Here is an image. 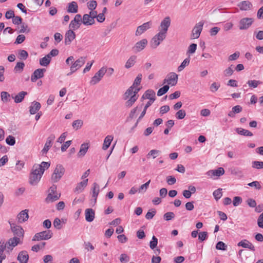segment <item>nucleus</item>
I'll use <instances>...</instances> for the list:
<instances>
[{
    "mask_svg": "<svg viewBox=\"0 0 263 263\" xmlns=\"http://www.w3.org/2000/svg\"><path fill=\"white\" fill-rule=\"evenodd\" d=\"M106 72L107 67L105 66L102 67L91 78L90 81V84L93 85L99 83Z\"/></svg>",
    "mask_w": 263,
    "mask_h": 263,
    "instance_id": "39448f33",
    "label": "nucleus"
},
{
    "mask_svg": "<svg viewBox=\"0 0 263 263\" xmlns=\"http://www.w3.org/2000/svg\"><path fill=\"white\" fill-rule=\"evenodd\" d=\"M65 169L62 165H57L51 176L53 182H58L64 175Z\"/></svg>",
    "mask_w": 263,
    "mask_h": 263,
    "instance_id": "20e7f679",
    "label": "nucleus"
},
{
    "mask_svg": "<svg viewBox=\"0 0 263 263\" xmlns=\"http://www.w3.org/2000/svg\"><path fill=\"white\" fill-rule=\"evenodd\" d=\"M18 54V58L21 60H25L28 57V53L25 50H20Z\"/></svg>",
    "mask_w": 263,
    "mask_h": 263,
    "instance_id": "de8ad7c7",
    "label": "nucleus"
},
{
    "mask_svg": "<svg viewBox=\"0 0 263 263\" xmlns=\"http://www.w3.org/2000/svg\"><path fill=\"white\" fill-rule=\"evenodd\" d=\"M142 108V104L140 105V106H137L134 108H133L130 112L129 114V116L127 118V120H129V119H133L136 115H137V111H139L141 110Z\"/></svg>",
    "mask_w": 263,
    "mask_h": 263,
    "instance_id": "72a5a7b5",
    "label": "nucleus"
},
{
    "mask_svg": "<svg viewBox=\"0 0 263 263\" xmlns=\"http://www.w3.org/2000/svg\"><path fill=\"white\" fill-rule=\"evenodd\" d=\"M27 94V92L26 91H22L19 92L15 97H14V102L16 103H18L21 102L25 96Z\"/></svg>",
    "mask_w": 263,
    "mask_h": 263,
    "instance_id": "c9c22d12",
    "label": "nucleus"
},
{
    "mask_svg": "<svg viewBox=\"0 0 263 263\" xmlns=\"http://www.w3.org/2000/svg\"><path fill=\"white\" fill-rule=\"evenodd\" d=\"M2 101L4 102H7L10 100V94L6 91H2L1 94Z\"/></svg>",
    "mask_w": 263,
    "mask_h": 263,
    "instance_id": "a18cd8bd",
    "label": "nucleus"
},
{
    "mask_svg": "<svg viewBox=\"0 0 263 263\" xmlns=\"http://www.w3.org/2000/svg\"><path fill=\"white\" fill-rule=\"evenodd\" d=\"M78 6L76 2H72L68 4L67 12L75 13L78 12Z\"/></svg>",
    "mask_w": 263,
    "mask_h": 263,
    "instance_id": "7c9ffc66",
    "label": "nucleus"
},
{
    "mask_svg": "<svg viewBox=\"0 0 263 263\" xmlns=\"http://www.w3.org/2000/svg\"><path fill=\"white\" fill-rule=\"evenodd\" d=\"M152 26V22H148L143 24L142 25L139 26L137 27L135 35L136 36H139L143 33L146 31L147 30L149 29Z\"/></svg>",
    "mask_w": 263,
    "mask_h": 263,
    "instance_id": "ddd939ff",
    "label": "nucleus"
},
{
    "mask_svg": "<svg viewBox=\"0 0 263 263\" xmlns=\"http://www.w3.org/2000/svg\"><path fill=\"white\" fill-rule=\"evenodd\" d=\"M258 226L263 229V212L259 216L257 220Z\"/></svg>",
    "mask_w": 263,
    "mask_h": 263,
    "instance_id": "774afa93",
    "label": "nucleus"
},
{
    "mask_svg": "<svg viewBox=\"0 0 263 263\" xmlns=\"http://www.w3.org/2000/svg\"><path fill=\"white\" fill-rule=\"evenodd\" d=\"M190 62V58H187L184 59L180 65L178 67V71L179 72L181 71L186 66L189 65Z\"/></svg>",
    "mask_w": 263,
    "mask_h": 263,
    "instance_id": "37998d69",
    "label": "nucleus"
},
{
    "mask_svg": "<svg viewBox=\"0 0 263 263\" xmlns=\"http://www.w3.org/2000/svg\"><path fill=\"white\" fill-rule=\"evenodd\" d=\"M85 219L87 222H92L95 217V212L92 209H86L85 211Z\"/></svg>",
    "mask_w": 263,
    "mask_h": 263,
    "instance_id": "aec40b11",
    "label": "nucleus"
},
{
    "mask_svg": "<svg viewBox=\"0 0 263 263\" xmlns=\"http://www.w3.org/2000/svg\"><path fill=\"white\" fill-rule=\"evenodd\" d=\"M233 65H231L230 67L226 68L223 71V74L224 77H230L232 76L234 72V70L232 68Z\"/></svg>",
    "mask_w": 263,
    "mask_h": 263,
    "instance_id": "603ef678",
    "label": "nucleus"
},
{
    "mask_svg": "<svg viewBox=\"0 0 263 263\" xmlns=\"http://www.w3.org/2000/svg\"><path fill=\"white\" fill-rule=\"evenodd\" d=\"M30 31L28 25L25 23H22L21 26V29L18 31V33H28Z\"/></svg>",
    "mask_w": 263,
    "mask_h": 263,
    "instance_id": "09e8293b",
    "label": "nucleus"
},
{
    "mask_svg": "<svg viewBox=\"0 0 263 263\" xmlns=\"http://www.w3.org/2000/svg\"><path fill=\"white\" fill-rule=\"evenodd\" d=\"M150 182L151 180H149L145 183L141 185L138 190L139 193L145 192L149 186Z\"/></svg>",
    "mask_w": 263,
    "mask_h": 263,
    "instance_id": "864d4df0",
    "label": "nucleus"
},
{
    "mask_svg": "<svg viewBox=\"0 0 263 263\" xmlns=\"http://www.w3.org/2000/svg\"><path fill=\"white\" fill-rule=\"evenodd\" d=\"M91 191H92V197L94 199L95 203H96L98 196L100 192V186H99V184H97L96 182H94L92 184Z\"/></svg>",
    "mask_w": 263,
    "mask_h": 263,
    "instance_id": "cd10ccee",
    "label": "nucleus"
},
{
    "mask_svg": "<svg viewBox=\"0 0 263 263\" xmlns=\"http://www.w3.org/2000/svg\"><path fill=\"white\" fill-rule=\"evenodd\" d=\"M171 25V19L168 16L165 17L161 22L159 28L160 32H162L165 35L166 34L169 27Z\"/></svg>",
    "mask_w": 263,
    "mask_h": 263,
    "instance_id": "0eeeda50",
    "label": "nucleus"
},
{
    "mask_svg": "<svg viewBox=\"0 0 263 263\" xmlns=\"http://www.w3.org/2000/svg\"><path fill=\"white\" fill-rule=\"evenodd\" d=\"M25 64L23 62H17L14 67V70L15 71L21 72L23 71Z\"/></svg>",
    "mask_w": 263,
    "mask_h": 263,
    "instance_id": "680f3d73",
    "label": "nucleus"
},
{
    "mask_svg": "<svg viewBox=\"0 0 263 263\" xmlns=\"http://www.w3.org/2000/svg\"><path fill=\"white\" fill-rule=\"evenodd\" d=\"M204 23L203 22H199L196 24L192 30L191 37L192 39H198L202 31Z\"/></svg>",
    "mask_w": 263,
    "mask_h": 263,
    "instance_id": "6e6552de",
    "label": "nucleus"
},
{
    "mask_svg": "<svg viewBox=\"0 0 263 263\" xmlns=\"http://www.w3.org/2000/svg\"><path fill=\"white\" fill-rule=\"evenodd\" d=\"M143 99H149V101H154L156 99L155 92L152 89L146 90L142 97Z\"/></svg>",
    "mask_w": 263,
    "mask_h": 263,
    "instance_id": "393cba45",
    "label": "nucleus"
},
{
    "mask_svg": "<svg viewBox=\"0 0 263 263\" xmlns=\"http://www.w3.org/2000/svg\"><path fill=\"white\" fill-rule=\"evenodd\" d=\"M253 21L251 18H243L239 22V28L240 30H246L250 27Z\"/></svg>",
    "mask_w": 263,
    "mask_h": 263,
    "instance_id": "f8f14e48",
    "label": "nucleus"
},
{
    "mask_svg": "<svg viewBox=\"0 0 263 263\" xmlns=\"http://www.w3.org/2000/svg\"><path fill=\"white\" fill-rule=\"evenodd\" d=\"M160 153L161 152L159 150L152 149L146 155V157L147 159H150L151 157H152L153 159H155L160 154Z\"/></svg>",
    "mask_w": 263,
    "mask_h": 263,
    "instance_id": "4c0bfd02",
    "label": "nucleus"
},
{
    "mask_svg": "<svg viewBox=\"0 0 263 263\" xmlns=\"http://www.w3.org/2000/svg\"><path fill=\"white\" fill-rule=\"evenodd\" d=\"M46 245L45 242H42L40 244L34 245L31 248V250L34 252H38V251L40 249H42L44 248Z\"/></svg>",
    "mask_w": 263,
    "mask_h": 263,
    "instance_id": "c03bdc74",
    "label": "nucleus"
},
{
    "mask_svg": "<svg viewBox=\"0 0 263 263\" xmlns=\"http://www.w3.org/2000/svg\"><path fill=\"white\" fill-rule=\"evenodd\" d=\"M113 138L111 135H108L105 137L102 146L103 149L106 150L109 147Z\"/></svg>",
    "mask_w": 263,
    "mask_h": 263,
    "instance_id": "2f4dec72",
    "label": "nucleus"
},
{
    "mask_svg": "<svg viewBox=\"0 0 263 263\" xmlns=\"http://www.w3.org/2000/svg\"><path fill=\"white\" fill-rule=\"evenodd\" d=\"M76 34L71 29L68 30L65 35V44L69 45L71 44V42L75 39Z\"/></svg>",
    "mask_w": 263,
    "mask_h": 263,
    "instance_id": "2eb2a0df",
    "label": "nucleus"
},
{
    "mask_svg": "<svg viewBox=\"0 0 263 263\" xmlns=\"http://www.w3.org/2000/svg\"><path fill=\"white\" fill-rule=\"evenodd\" d=\"M197 48V44L193 43L188 48L187 53L193 54L195 53Z\"/></svg>",
    "mask_w": 263,
    "mask_h": 263,
    "instance_id": "338daca9",
    "label": "nucleus"
},
{
    "mask_svg": "<svg viewBox=\"0 0 263 263\" xmlns=\"http://www.w3.org/2000/svg\"><path fill=\"white\" fill-rule=\"evenodd\" d=\"M55 138V136L53 135H50L47 139V141L45 144L44 147L42 151L43 154H46L49 151V148L52 145L53 141Z\"/></svg>",
    "mask_w": 263,
    "mask_h": 263,
    "instance_id": "f3484780",
    "label": "nucleus"
},
{
    "mask_svg": "<svg viewBox=\"0 0 263 263\" xmlns=\"http://www.w3.org/2000/svg\"><path fill=\"white\" fill-rule=\"evenodd\" d=\"M97 3L96 1H90L87 3V7L90 10H93L96 9Z\"/></svg>",
    "mask_w": 263,
    "mask_h": 263,
    "instance_id": "0e129e2a",
    "label": "nucleus"
},
{
    "mask_svg": "<svg viewBox=\"0 0 263 263\" xmlns=\"http://www.w3.org/2000/svg\"><path fill=\"white\" fill-rule=\"evenodd\" d=\"M158 243V239L155 236H153L152 237V240L150 241L149 243V247L151 249H154L157 246Z\"/></svg>",
    "mask_w": 263,
    "mask_h": 263,
    "instance_id": "e2e57ef3",
    "label": "nucleus"
},
{
    "mask_svg": "<svg viewBox=\"0 0 263 263\" xmlns=\"http://www.w3.org/2000/svg\"><path fill=\"white\" fill-rule=\"evenodd\" d=\"M81 22H82L85 25H91L95 23V20L91 17L88 14L83 15Z\"/></svg>",
    "mask_w": 263,
    "mask_h": 263,
    "instance_id": "c85d7f7f",
    "label": "nucleus"
},
{
    "mask_svg": "<svg viewBox=\"0 0 263 263\" xmlns=\"http://www.w3.org/2000/svg\"><path fill=\"white\" fill-rule=\"evenodd\" d=\"M10 224L11 229L13 234L18 237H23L24 236V230L21 226H16L14 224Z\"/></svg>",
    "mask_w": 263,
    "mask_h": 263,
    "instance_id": "dca6fc26",
    "label": "nucleus"
},
{
    "mask_svg": "<svg viewBox=\"0 0 263 263\" xmlns=\"http://www.w3.org/2000/svg\"><path fill=\"white\" fill-rule=\"evenodd\" d=\"M262 82L260 81H257V80H249L247 82V84L248 86L253 88H256L259 85L261 84Z\"/></svg>",
    "mask_w": 263,
    "mask_h": 263,
    "instance_id": "79ce46f5",
    "label": "nucleus"
},
{
    "mask_svg": "<svg viewBox=\"0 0 263 263\" xmlns=\"http://www.w3.org/2000/svg\"><path fill=\"white\" fill-rule=\"evenodd\" d=\"M142 77V76L141 74H138L137 77L136 78L132 86H133L134 88H136V86L139 85L141 83Z\"/></svg>",
    "mask_w": 263,
    "mask_h": 263,
    "instance_id": "69168bd1",
    "label": "nucleus"
},
{
    "mask_svg": "<svg viewBox=\"0 0 263 263\" xmlns=\"http://www.w3.org/2000/svg\"><path fill=\"white\" fill-rule=\"evenodd\" d=\"M59 197L58 195H53L51 193L48 194L46 199L47 202H53L59 199Z\"/></svg>",
    "mask_w": 263,
    "mask_h": 263,
    "instance_id": "bf43d9fd",
    "label": "nucleus"
},
{
    "mask_svg": "<svg viewBox=\"0 0 263 263\" xmlns=\"http://www.w3.org/2000/svg\"><path fill=\"white\" fill-rule=\"evenodd\" d=\"M252 167L255 168H263V162L254 161L252 162Z\"/></svg>",
    "mask_w": 263,
    "mask_h": 263,
    "instance_id": "13d9d810",
    "label": "nucleus"
},
{
    "mask_svg": "<svg viewBox=\"0 0 263 263\" xmlns=\"http://www.w3.org/2000/svg\"><path fill=\"white\" fill-rule=\"evenodd\" d=\"M89 148L88 143H83L81 144L80 151L78 153V156L79 157H83L87 153Z\"/></svg>",
    "mask_w": 263,
    "mask_h": 263,
    "instance_id": "c756f323",
    "label": "nucleus"
},
{
    "mask_svg": "<svg viewBox=\"0 0 263 263\" xmlns=\"http://www.w3.org/2000/svg\"><path fill=\"white\" fill-rule=\"evenodd\" d=\"M50 57L47 54L40 60V64L43 66H47L51 61Z\"/></svg>",
    "mask_w": 263,
    "mask_h": 263,
    "instance_id": "e433bc0d",
    "label": "nucleus"
},
{
    "mask_svg": "<svg viewBox=\"0 0 263 263\" xmlns=\"http://www.w3.org/2000/svg\"><path fill=\"white\" fill-rule=\"evenodd\" d=\"M237 246L239 247H242L244 248L249 249L252 251H254L255 250L254 246L247 239H244L239 242Z\"/></svg>",
    "mask_w": 263,
    "mask_h": 263,
    "instance_id": "4be33fe9",
    "label": "nucleus"
},
{
    "mask_svg": "<svg viewBox=\"0 0 263 263\" xmlns=\"http://www.w3.org/2000/svg\"><path fill=\"white\" fill-rule=\"evenodd\" d=\"M213 195L216 201H218L222 196L221 189H218L214 191Z\"/></svg>",
    "mask_w": 263,
    "mask_h": 263,
    "instance_id": "3c124183",
    "label": "nucleus"
},
{
    "mask_svg": "<svg viewBox=\"0 0 263 263\" xmlns=\"http://www.w3.org/2000/svg\"><path fill=\"white\" fill-rule=\"evenodd\" d=\"M166 35H165L162 32H159L157 33L152 39L151 41V46L152 48H156L166 37Z\"/></svg>",
    "mask_w": 263,
    "mask_h": 263,
    "instance_id": "7ed1b4c3",
    "label": "nucleus"
},
{
    "mask_svg": "<svg viewBox=\"0 0 263 263\" xmlns=\"http://www.w3.org/2000/svg\"><path fill=\"white\" fill-rule=\"evenodd\" d=\"M147 43V40L146 39H143L137 42L133 47L132 50L135 53L140 52L145 48Z\"/></svg>",
    "mask_w": 263,
    "mask_h": 263,
    "instance_id": "9d476101",
    "label": "nucleus"
},
{
    "mask_svg": "<svg viewBox=\"0 0 263 263\" xmlns=\"http://www.w3.org/2000/svg\"><path fill=\"white\" fill-rule=\"evenodd\" d=\"M20 263H27L29 259V255L26 251L20 252L17 257Z\"/></svg>",
    "mask_w": 263,
    "mask_h": 263,
    "instance_id": "b1692460",
    "label": "nucleus"
},
{
    "mask_svg": "<svg viewBox=\"0 0 263 263\" xmlns=\"http://www.w3.org/2000/svg\"><path fill=\"white\" fill-rule=\"evenodd\" d=\"M83 122L82 120H74L72 123V126L75 130L80 129L83 125Z\"/></svg>",
    "mask_w": 263,
    "mask_h": 263,
    "instance_id": "a19ab883",
    "label": "nucleus"
},
{
    "mask_svg": "<svg viewBox=\"0 0 263 263\" xmlns=\"http://www.w3.org/2000/svg\"><path fill=\"white\" fill-rule=\"evenodd\" d=\"M224 173V170L222 167H219L217 170H210L206 173V175L212 178L214 176L219 177Z\"/></svg>",
    "mask_w": 263,
    "mask_h": 263,
    "instance_id": "412c9836",
    "label": "nucleus"
},
{
    "mask_svg": "<svg viewBox=\"0 0 263 263\" xmlns=\"http://www.w3.org/2000/svg\"><path fill=\"white\" fill-rule=\"evenodd\" d=\"M20 243H21L20 238L13 237L10 238L8 242H6L7 251H11L15 247Z\"/></svg>",
    "mask_w": 263,
    "mask_h": 263,
    "instance_id": "1a4fd4ad",
    "label": "nucleus"
},
{
    "mask_svg": "<svg viewBox=\"0 0 263 263\" xmlns=\"http://www.w3.org/2000/svg\"><path fill=\"white\" fill-rule=\"evenodd\" d=\"M41 108V104L38 102H33L32 105L30 107L29 112L30 114H35Z\"/></svg>",
    "mask_w": 263,
    "mask_h": 263,
    "instance_id": "473e14b6",
    "label": "nucleus"
},
{
    "mask_svg": "<svg viewBox=\"0 0 263 263\" xmlns=\"http://www.w3.org/2000/svg\"><path fill=\"white\" fill-rule=\"evenodd\" d=\"M28 210H24L22 211L17 215L18 221L20 223H22L27 221L29 218Z\"/></svg>",
    "mask_w": 263,
    "mask_h": 263,
    "instance_id": "bb28decb",
    "label": "nucleus"
},
{
    "mask_svg": "<svg viewBox=\"0 0 263 263\" xmlns=\"http://www.w3.org/2000/svg\"><path fill=\"white\" fill-rule=\"evenodd\" d=\"M236 130V132L239 135L250 137L253 135V134L251 132L243 128H237Z\"/></svg>",
    "mask_w": 263,
    "mask_h": 263,
    "instance_id": "58836bf2",
    "label": "nucleus"
},
{
    "mask_svg": "<svg viewBox=\"0 0 263 263\" xmlns=\"http://www.w3.org/2000/svg\"><path fill=\"white\" fill-rule=\"evenodd\" d=\"M170 87L168 85H164L163 87L160 88L157 91V96H161L166 93Z\"/></svg>",
    "mask_w": 263,
    "mask_h": 263,
    "instance_id": "49530a36",
    "label": "nucleus"
},
{
    "mask_svg": "<svg viewBox=\"0 0 263 263\" xmlns=\"http://www.w3.org/2000/svg\"><path fill=\"white\" fill-rule=\"evenodd\" d=\"M50 165V163L44 161L40 164H34L29 175V184L32 186L36 185L40 181L45 171L49 167Z\"/></svg>",
    "mask_w": 263,
    "mask_h": 263,
    "instance_id": "f257e3e1",
    "label": "nucleus"
},
{
    "mask_svg": "<svg viewBox=\"0 0 263 263\" xmlns=\"http://www.w3.org/2000/svg\"><path fill=\"white\" fill-rule=\"evenodd\" d=\"M46 71L45 68H39L34 70L31 77L32 82H35L38 79L42 78L44 77V73Z\"/></svg>",
    "mask_w": 263,
    "mask_h": 263,
    "instance_id": "4468645a",
    "label": "nucleus"
},
{
    "mask_svg": "<svg viewBox=\"0 0 263 263\" xmlns=\"http://www.w3.org/2000/svg\"><path fill=\"white\" fill-rule=\"evenodd\" d=\"M53 235V233L50 230L43 231L36 233L33 237L32 241H40L43 240H48L50 239Z\"/></svg>",
    "mask_w": 263,
    "mask_h": 263,
    "instance_id": "f03ea898",
    "label": "nucleus"
},
{
    "mask_svg": "<svg viewBox=\"0 0 263 263\" xmlns=\"http://www.w3.org/2000/svg\"><path fill=\"white\" fill-rule=\"evenodd\" d=\"M168 81V85L174 86H175L178 82V76L175 72H171L167 75Z\"/></svg>",
    "mask_w": 263,
    "mask_h": 263,
    "instance_id": "6ab92c4d",
    "label": "nucleus"
},
{
    "mask_svg": "<svg viewBox=\"0 0 263 263\" xmlns=\"http://www.w3.org/2000/svg\"><path fill=\"white\" fill-rule=\"evenodd\" d=\"M6 142L8 145L13 146L15 143V138L12 136H9L6 139Z\"/></svg>",
    "mask_w": 263,
    "mask_h": 263,
    "instance_id": "4d7b16f0",
    "label": "nucleus"
},
{
    "mask_svg": "<svg viewBox=\"0 0 263 263\" xmlns=\"http://www.w3.org/2000/svg\"><path fill=\"white\" fill-rule=\"evenodd\" d=\"M248 185L251 187H254L256 190H259L261 189V186L259 182L257 181H254L248 184Z\"/></svg>",
    "mask_w": 263,
    "mask_h": 263,
    "instance_id": "052dcab7",
    "label": "nucleus"
},
{
    "mask_svg": "<svg viewBox=\"0 0 263 263\" xmlns=\"http://www.w3.org/2000/svg\"><path fill=\"white\" fill-rule=\"evenodd\" d=\"M137 57L135 55L131 56L126 61L125 67L126 68L128 69L132 67L136 63Z\"/></svg>",
    "mask_w": 263,
    "mask_h": 263,
    "instance_id": "f704fd0d",
    "label": "nucleus"
},
{
    "mask_svg": "<svg viewBox=\"0 0 263 263\" xmlns=\"http://www.w3.org/2000/svg\"><path fill=\"white\" fill-rule=\"evenodd\" d=\"M88 183V179H85L81 182L79 183L76 188L74 190V192L76 193L79 194L84 190L85 187L87 186Z\"/></svg>",
    "mask_w": 263,
    "mask_h": 263,
    "instance_id": "a878e982",
    "label": "nucleus"
},
{
    "mask_svg": "<svg viewBox=\"0 0 263 263\" xmlns=\"http://www.w3.org/2000/svg\"><path fill=\"white\" fill-rule=\"evenodd\" d=\"M140 88H134L133 86L130 87L124 93V99L127 100L129 98H130V97L133 96V95L137 96V94Z\"/></svg>",
    "mask_w": 263,
    "mask_h": 263,
    "instance_id": "a211bd4d",
    "label": "nucleus"
},
{
    "mask_svg": "<svg viewBox=\"0 0 263 263\" xmlns=\"http://www.w3.org/2000/svg\"><path fill=\"white\" fill-rule=\"evenodd\" d=\"M227 245L222 241H219L216 245V248L217 250L225 251L227 250Z\"/></svg>",
    "mask_w": 263,
    "mask_h": 263,
    "instance_id": "5fc2aeb1",
    "label": "nucleus"
},
{
    "mask_svg": "<svg viewBox=\"0 0 263 263\" xmlns=\"http://www.w3.org/2000/svg\"><path fill=\"white\" fill-rule=\"evenodd\" d=\"M175 216V214L172 212H169L165 213L163 215L164 219L166 221H169L173 219Z\"/></svg>",
    "mask_w": 263,
    "mask_h": 263,
    "instance_id": "8fccbe9b",
    "label": "nucleus"
},
{
    "mask_svg": "<svg viewBox=\"0 0 263 263\" xmlns=\"http://www.w3.org/2000/svg\"><path fill=\"white\" fill-rule=\"evenodd\" d=\"M138 99V96L133 95L129 98L125 102V106L127 107H131Z\"/></svg>",
    "mask_w": 263,
    "mask_h": 263,
    "instance_id": "ea45409f",
    "label": "nucleus"
},
{
    "mask_svg": "<svg viewBox=\"0 0 263 263\" xmlns=\"http://www.w3.org/2000/svg\"><path fill=\"white\" fill-rule=\"evenodd\" d=\"M86 58L81 57L77 60L70 66V72L67 73V76H70L78 69L82 67L85 62Z\"/></svg>",
    "mask_w": 263,
    "mask_h": 263,
    "instance_id": "423d86ee",
    "label": "nucleus"
},
{
    "mask_svg": "<svg viewBox=\"0 0 263 263\" xmlns=\"http://www.w3.org/2000/svg\"><path fill=\"white\" fill-rule=\"evenodd\" d=\"M237 6L242 11H248L251 9L252 4L248 1H244L239 3Z\"/></svg>",
    "mask_w": 263,
    "mask_h": 263,
    "instance_id": "5701e85b",
    "label": "nucleus"
},
{
    "mask_svg": "<svg viewBox=\"0 0 263 263\" xmlns=\"http://www.w3.org/2000/svg\"><path fill=\"white\" fill-rule=\"evenodd\" d=\"M186 115L185 110L181 109L178 110L176 114V117L178 119H183Z\"/></svg>",
    "mask_w": 263,
    "mask_h": 263,
    "instance_id": "6e6d98bb",
    "label": "nucleus"
},
{
    "mask_svg": "<svg viewBox=\"0 0 263 263\" xmlns=\"http://www.w3.org/2000/svg\"><path fill=\"white\" fill-rule=\"evenodd\" d=\"M81 21V15L79 14L76 15L74 19L72 20L69 24V28L71 30H77L80 27Z\"/></svg>",
    "mask_w": 263,
    "mask_h": 263,
    "instance_id": "9b49d317",
    "label": "nucleus"
}]
</instances>
